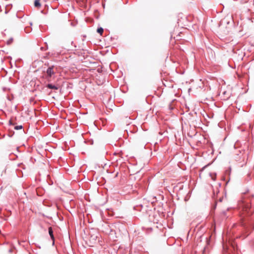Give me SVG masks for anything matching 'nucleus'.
I'll use <instances>...</instances> for the list:
<instances>
[{
	"instance_id": "obj_1",
	"label": "nucleus",
	"mask_w": 254,
	"mask_h": 254,
	"mask_svg": "<svg viewBox=\"0 0 254 254\" xmlns=\"http://www.w3.org/2000/svg\"><path fill=\"white\" fill-rule=\"evenodd\" d=\"M239 207L242 208V211H243V216L242 218L243 221L242 223V225L245 229H248L249 227H252V224L250 223V220H248V224H246V223L244 222L245 219V215L248 216H250L254 212V209L251 207V205L248 202H242L239 204Z\"/></svg>"
},
{
	"instance_id": "obj_2",
	"label": "nucleus",
	"mask_w": 254,
	"mask_h": 254,
	"mask_svg": "<svg viewBox=\"0 0 254 254\" xmlns=\"http://www.w3.org/2000/svg\"><path fill=\"white\" fill-rule=\"evenodd\" d=\"M58 71V67L54 65H49L46 70V73L49 77H51L54 75Z\"/></svg>"
},
{
	"instance_id": "obj_3",
	"label": "nucleus",
	"mask_w": 254,
	"mask_h": 254,
	"mask_svg": "<svg viewBox=\"0 0 254 254\" xmlns=\"http://www.w3.org/2000/svg\"><path fill=\"white\" fill-rule=\"evenodd\" d=\"M46 87L49 89H52L54 90H58L59 89V87L57 85H55L52 83H48L46 85Z\"/></svg>"
},
{
	"instance_id": "obj_4",
	"label": "nucleus",
	"mask_w": 254,
	"mask_h": 254,
	"mask_svg": "<svg viewBox=\"0 0 254 254\" xmlns=\"http://www.w3.org/2000/svg\"><path fill=\"white\" fill-rule=\"evenodd\" d=\"M48 231H49V235L50 236L51 238L53 240H54V234H53V229H52V227H49V228Z\"/></svg>"
},
{
	"instance_id": "obj_5",
	"label": "nucleus",
	"mask_w": 254,
	"mask_h": 254,
	"mask_svg": "<svg viewBox=\"0 0 254 254\" xmlns=\"http://www.w3.org/2000/svg\"><path fill=\"white\" fill-rule=\"evenodd\" d=\"M40 0H35L34 2V6L36 8H39L41 7Z\"/></svg>"
},
{
	"instance_id": "obj_6",
	"label": "nucleus",
	"mask_w": 254,
	"mask_h": 254,
	"mask_svg": "<svg viewBox=\"0 0 254 254\" xmlns=\"http://www.w3.org/2000/svg\"><path fill=\"white\" fill-rule=\"evenodd\" d=\"M240 2L242 4H244L247 2L253 3L254 5V0H240Z\"/></svg>"
},
{
	"instance_id": "obj_7",
	"label": "nucleus",
	"mask_w": 254,
	"mask_h": 254,
	"mask_svg": "<svg viewBox=\"0 0 254 254\" xmlns=\"http://www.w3.org/2000/svg\"><path fill=\"white\" fill-rule=\"evenodd\" d=\"M103 31H104V29L102 27H98L97 28V32L99 33L100 35H102V33H103Z\"/></svg>"
},
{
	"instance_id": "obj_8",
	"label": "nucleus",
	"mask_w": 254,
	"mask_h": 254,
	"mask_svg": "<svg viewBox=\"0 0 254 254\" xmlns=\"http://www.w3.org/2000/svg\"><path fill=\"white\" fill-rule=\"evenodd\" d=\"M139 207H140L141 208H142L143 205L141 204V205H139V206H135V207H134V209L135 210H136L140 211V210H141V209L139 208Z\"/></svg>"
},
{
	"instance_id": "obj_9",
	"label": "nucleus",
	"mask_w": 254,
	"mask_h": 254,
	"mask_svg": "<svg viewBox=\"0 0 254 254\" xmlns=\"http://www.w3.org/2000/svg\"><path fill=\"white\" fill-rule=\"evenodd\" d=\"M22 128V126H17L14 127V129H17V130L21 129Z\"/></svg>"
},
{
	"instance_id": "obj_10",
	"label": "nucleus",
	"mask_w": 254,
	"mask_h": 254,
	"mask_svg": "<svg viewBox=\"0 0 254 254\" xmlns=\"http://www.w3.org/2000/svg\"><path fill=\"white\" fill-rule=\"evenodd\" d=\"M33 113H34L36 117H37L38 116V113L36 112L35 109H34V111H33Z\"/></svg>"
},
{
	"instance_id": "obj_11",
	"label": "nucleus",
	"mask_w": 254,
	"mask_h": 254,
	"mask_svg": "<svg viewBox=\"0 0 254 254\" xmlns=\"http://www.w3.org/2000/svg\"><path fill=\"white\" fill-rule=\"evenodd\" d=\"M91 238H92L93 240H96V238H97V236H91Z\"/></svg>"
},
{
	"instance_id": "obj_12",
	"label": "nucleus",
	"mask_w": 254,
	"mask_h": 254,
	"mask_svg": "<svg viewBox=\"0 0 254 254\" xmlns=\"http://www.w3.org/2000/svg\"><path fill=\"white\" fill-rule=\"evenodd\" d=\"M226 174H228L229 175H230V170H226Z\"/></svg>"
},
{
	"instance_id": "obj_13",
	"label": "nucleus",
	"mask_w": 254,
	"mask_h": 254,
	"mask_svg": "<svg viewBox=\"0 0 254 254\" xmlns=\"http://www.w3.org/2000/svg\"><path fill=\"white\" fill-rule=\"evenodd\" d=\"M12 40L11 39V40H10L9 41H8L7 42V43H8V44H10L11 43H12Z\"/></svg>"
},
{
	"instance_id": "obj_14",
	"label": "nucleus",
	"mask_w": 254,
	"mask_h": 254,
	"mask_svg": "<svg viewBox=\"0 0 254 254\" xmlns=\"http://www.w3.org/2000/svg\"><path fill=\"white\" fill-rule=\"evenodd\" d=\"M9 124H11V125H12V122H11V120H10V121H9Z\"/></svg>"
},
{
	"instance_id": "obj_15",
	"label": "nucleus",
	"mask_w": 254,
	"mask_h": 254,
	"mask_svg": "<svg viewBox=\"0 0 254 254\" xmlns=\"http://www.w3.org/2000/svg\"><path fill=\"white\" fill-rule=\"evenodd\" d=\"M38 124L39 123V121H36V125L37 124H38Z\"/></svg>"
},
{
	"instance_id": "obj_16",
	"label": "nucleus",
	"mask_w": 254,
	"mask_h": 254,
	"mask_svg": "<svg viewBox=\"0 0 254 254\" xmlns=\"http://www.w3.org/2000/svg\"><path fill=\"white\" fill-rule=\"evenodd\" d=\"M205 250V248H204L203 252V254H204Z\"/></svg>"
},
{
	"instance_id": "obj_17",
	"label": "nucleus",
	"mask_w": 254,
	"mask_h": 254,
	"mask_svg": "<svg viewBox=\"0 0 254 254\" xmlns=\"http://www.w3.org/2000/svg\"><path fill=\"white\" fill-rule=\"evenodd\" d=\"M212 179H213V180H215V178H213V177H212Z\"/></svg>"
},
{
	"instance_id": "obj_18",
	"label": "nucleus",
	"mask_w": 254,
	"mask_h": 254,
	"mask_svg": "<svg viewBox=\"0 0 254 254\" xmlns=\"http://www.w3.org/2000/svg\"><path fill=\"white\" fill-rule=\"evenodd\" d=\"M253 229H254V225L253 226Z\"/></svg>"
}]
</instances>
